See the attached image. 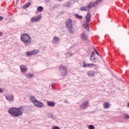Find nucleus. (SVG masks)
Instances as JSON below:
<instances>
[{
    "mask_svg": "<svg viewBox=\"0 0 129 129\" xmlns=\"http://www.w3.org/2000/svg\"><path fill=\"white\" fill-rule=\"evenodd\" d=\"M24 111V106H21L19 107H11L8 110V113L14 117H20L23 115Z\"/></svg>",
    "mask_w": 129,
    "mask_h": 129,
    "instance_id": "obj_1",
    "label": "nucleus"
},
{
    "mask_svg": "<svg viewBox=\"0 0 129 129\" xmlns=\"http://www.w3.org/2000/svg\"><path fill=\"white\" fill-rule=\"evenodd\" d=\"M20 39L26 47L30 46L32 43V38H31L30 35H28V34L25 33L22 34L21 35Z\"/></svg>",
    "mask_w": 129,
    "mask_h": 129,
    "instance_id": "obj_2",
    "label": "nucleus"
},
{
    "mask_svg": "<svg viewBox=\"0 0 129 129\" xmlns=\"http://www.w3.org/2000/svg\"><path fill=\"white\" fill-rule=\"evenodd\" d=\"M102 2V0H97L95 1L94 3H92L90 2L87 6H83L80 8V11L81 12H83L84 11L85 12H89L90 11V9L92 8V7H95L96 6H97L98 4L101 3Z\"/></svg>",
    "mask_w": 129,
    "mask_h": 129,
    "instance_id": "obj_3",
    "label": "nucleus"
},
{
    "mask_svg": "<svg viewBox=\"0 0 129 129\" xmlns=\"http://www.w3.org/2000/svg\"><path fill=\"white\" fill-rule=\"evenodd\" d=\"M66 25L69 33L73 34L75 32V29L73 27V24L72 23V20L71 19L67 20Z\"/></svg>",
    "mask_w": 129,
    "mask_h": 129,
    "instance_id": "obj_4",
    "label": "nucleus"
},
{
    "mask_svg": "<svg viewBox=\"0 0 129 129\" xmlns=\"http://www.w3.org/2000/svg\"><path fill=\"white\" fill-rule=\"evenodd\" d=\"M86 21L84 23V28H85L86 31H89V23L91 21V14L88 13L86 16Z\"/></svg>",
    "mask_w": 129,
    "mask_h": 129,
    "instance_id": "obj_5",
    "label": "nucleus"
},
{
    "mask_svg": "<svg viewBox=\"0 0 129 129\" xmlns=\"http://www.w3.org/2000/svg\"><path fill=\"white\" fill-rule=\"evenodd\" d=\"M58 71L61 76H66V75H67V73H68L67 67L65 65H61L58 68Z\"/></svg>",
    "mask_w": 129,
    "mask_h": 129,
    "instance_id": "obj_6",
    "label": "nucleus"
},
{
    "mask_svg": "<svg viewBox=\"0 0 129 129\" xmlns=\"http://www.w3.org/2000/svg\"><path fill=\"white\" fill-rule=\"evenodd\" d=\"M89 105V101H85L82 102L80 106V109L82 110L83 109H86L88 106Z\"/></svg>",
    "mask_w": 129,
    "mask_h": 129,
    "instance_id": "obj_7",
    "label": "nucleus"
},
{
    "mask_svg": "<svg viewBox=\"0 0 129 129\" xmlns=\"http://www.w3.org/2000/svg\"><path fill=\"white\" fill-rule=\"evenodd\" d=\"M33 104L35 106H36V107H38L39 108H42L43 105V103L39 101L38 100L35 101Z\"/></svg>",
    "mask_w": 129,
    "mask_h": 129,
    "instance_id": "obj_8",
    "label": "nucleus"
},
{
    "mask_svg": "<svg viewBox=\"0 0 129 129\" xmlns=\"http://www.w3.org/2000/svg\"><path fill=\"white\" fill-rule=\"evenodd\" d=\"M42 19V16L41 15H38V16H36L35 17H32L31 19V22H39L40 20Z\"/></svg>",
    "mask_w": 129,
    "mask_h": 129,
    "instance_id": "obj_9",
    "label": "nucleus"
},
{
    "mask_svg": "<svg viewBox=\"0 0 129 129\" xmlns=\"http://www.w3.org/2000/svg\"><path fill=\"white\" fill-rule=\"evenodd\" d=\"M6 98L8 101H10V102H12L14 101V97L13 94H11L10 96L9 95V96H6Z\"/></svg>",
    "mask_w": 129,
    "mask_h": 129,
    "instance_id": "obj_10",
    "label": "nucleus"
},
{
    "mask_svg": "<svg viewBox=\"0 0 129 129\" xmlns=\"http://www.w3.org/2000/svg\"><path fill=\"white\" fill-rule=\"evenodd\" d=\"M20 69L21 72H26L27 70H28V69L27 68V67L26 66V65H24V64L20 65Z\"/></svg>",
    "mask_w": 129,
    "mask_h": 129,
    "instance_id": "obj_11",
    "label": "nucleus"
},
{
    "mask_svg": "<svg viewBox=\"0 0 129 129\" xmlns=\"http://www.w3.org/2000/svg\"><path fill=\"white\" fill-rule=\"evenodd\" d=\"M87 75H88V76H89L90 77H94V75H95L94 71H93L92 70L89 71L87 72Z\"/></svg>",
    "mask_w": 129,
    "mask_h": 129,
    "instance_id": "obj_12",
    "label": "nucleus"
},
{
    "mask_svg": "<svg viewBox=\"0 0 129 129\" xmlns=\"http://www.w3.org/2000/svg\"><path fill=\"white\" fill-rule=\"evenodd\" d=\"M110 104L107 102H105L103 103V107L105 109H108V108H109V107H110Z\"/></svg>",
    "mask_w": 129,
    "mask_h": 129,
    "instance_id": "obj_13",
    "label": "nucleus"
},
{
    "mask_svg": "<svg viewBox=\"0 0 129 129\" xmlns=\"http://www.w3.org/2000/svg\"><path fill=\"white\" fill-rule=\"evenodd\" d=\"M87 35L85 34V33H83L81 35V39H82L83 40H84L85 41H87Z\"/></svg>",
    "mask_w": 129,
    "mask_h": 129,
    "instance_id": "obj_14",
    "label": "nucleus"
},
{
    "mask_svg": "<svg viewBox=\"0 0 129 129\" xmlns=\"http://www.w3.org/2000/svg\"><path fill=\"white\" fill-rule=\"evenodd\" d=\"M55 102L53 101H48L47 102V105H48V106L53 107L55 106Z\"/></svg>",
    "mask_w": 129,
    "mask_h": 129,
    "instance_id": "obj_15",
    "label": "nucleus"
},
{
    "mask_svg": "<svg viewBox=\"0 0 129 129\" xmlns=\"http://www.w3.org/2000/svg\"><path fill=\"white\" fill-rule=\"evenodd\" d=\"M53 43H59L60 42V39L57 36H54L52 39Z\"/></svg>",
    "mask_w": 129,
    "mask_h": 129,
    "instance_id": "obj_16",
    "label": "nucleus"
},
{
    "mask_svg": "<svg viewBox=\"0 0 129 129\" xmlns=\"http://www.w3.org/2000/svg\"><path fill=\"white\" fill-rule=\"evenodd\" d=\"M30 101L33 102V104L35 103L36 101H37V99H36V98L34 96H32L30 98Z\"/></svg>",
    "mask_w": 129,
    "mask_h": 129,
    "instance_id": "obj_17",
    "label": "nucleus"
},
{
    "mask_svg": "<svg viewBox=\"0 0 129 129\" xmlns=\"http://www.w3.org/2000/svg\"><path fill=\"white\" fill-rule=\"evenodd\" d=\"M35 75H34V74H30L28 73V75H26L27 78H33Z\"/></svg>",
    "mask_w": 129,
    "mask_h": 129,
    "instance_id": "obj_18",
    "label": "nucleus"
},
{
    "mask_svg": "<svg viewBox=\"0 0 129 129\" xmlns=\"http://www.w3.org/2000/svg\"><path fill=\"white\" fill-rule=\"evenodd\" d=\"M75 18H76L77 19H79V20H81L83 19V17H82V16H80L78 14H76L75 15Z\"/></svg>",
    "mask_w": 129,
    "mask_h": 129,
    "instance_id": "obj_19",
    "label": "nucleus"
},
{
    "mask_svg": "<svg viewBox=\"0 0 129 129\" xmlns=\"http://www.w3.org/2000/svg\"><path fill=\"white\" fill-rule=\"evenodd\" d=\"M32 53V55H35V54H38L39 53V50L37 49H34L33 50H31Z\"/></svg>",
    "mask_w": 129,
    "mask_h": 129,
    "instance_id": "obj_20",
    "label": "nucleus"
},
{
    "mask_svg": "<svg viewBox=\"0 0 129 129\" xmlns=\"http://www.w3.org/2000/svg\"><path fill=\"white\" fill-rule=\"evenodd\" d=\"M43 10H44V8H43V7L39 6L37 8V12H42V11H43Z\"/></svg>",
    "mask_w": 129,
    "mask_h": 129,
    "instance_id": "obj_21",
    "label": "nucleus"
},
{
    "mask_svg": "<svg viewBox=\"0 0 129 129\" xmlns=\"http://www.w3.org/2000/svg\"><path fill=\"white\" fill-rule=\"evenodd\" d=\"M66 56L68 58H69V57H71L72 56V53H71V52H68L66 53Z\"/></svg>",
    "mask_w": 129,
    "mask_h": 129,
    "instance_id": "obj_22",
    "label": "nucleus"
},
{
    "mask_svg": "<svg viewBox=\"0 0 129 129\" xmlns=\"http://www.w3.org/2000/svg\"><path fill=\"white\" fill-rule=\"evenodd\" d=\"M94 55H95L94 52H91V56L90 57V61H92V58H94Z\"/></svg>",
    "mask_w": 129,
    "mask_h": 129,
    "instance_id": "obj_23",
    "label": "nucleus"
},
{
    "mask_svg": "<svg viewBox=\"0 0 129 129\" xmlns=\"http://www.w3.org/2000/svg\"><path fill=\"white\" fill-rule=\"evenodd\" d=\"M98 59V58H97V57H93L92 61L93 62V63H96V62H97Z\"/></svg>",
    "mask_w": 129,
    "mask_h": 129,
    "instance_id": "obj_24",
    "label": "nucleus"
},
{
    "mask_svg": "<svg viewBox=\"0 0 129 129\" xmlns=\"http://www.w3.org/2000/svg\"><path fill=\"white\" fill-rule=\"evenodd\" d=\"M27 56H31V55H33V53L32 52V51H28L26 52Z\"/></svg>",
    "mask_w": 129,
    "mask_h": 129,
    "instance_id": "obj_25",
    "label": "nucleus"
},
{
    "mask_svg": "<svg viewBox=\"0 0 129 129\" xmlns=\"http://www.w3.org/2000/svg\"><path fill=\"white\" fill-rule=\"evenodd\" d=\"M70 6H71V3L68 2L67 4H66V7L67 8H70Z\"/></svg>",
    "mask_w": 129,
    "mask_h": 129,
    "instance_id": "obj_26",
    "label": "nucleus"
},
{
    "mask_svg": "<svg viewBox=\"0 0 129 129\" xmlns=\"http://www.w3.org/2000/svg\"><path fill=\"white\" fill-rule=\"evenodd\" d=\"M96 66V65L94 63H88V67L91 68V67H93V66Z\"/></svg>",
    "mask_w": 129,
    "mask_h": 129,
    "instance_id": "obj_27",
    "label": "nucleus"
},
{
    "mask_svg": "<svg viewBox=\"0 0 129 129\" xmlns=\"http://www.w3.org/2000/svg\"><path fill=\"white\" fill-rule=\"evenodd\" d=\"M88 128H89V129H95V127H94V126H93V125H89V126H88Z\"/></svg>",
    "mask_w": 129,
    "mask_h": 129,
    "instance_id": "obj_28",
    "label": "nucleus"
},
{
    "mask_svg": "<svg viewBox=\"0 0 129 129\" xmlns=\"http://www.w3.org/2000/svg\"><path fill=\"white\" fill-rule=\"evenodd\" d=\"M30 6L31 4L30 3H28L24 7H25V8H29V7Z\"/></svg>",
    "mask_w": 129,
    "mask_h": 129,
    "instance_id": "obj_29",
    "label": "nucleus"
},
{
    "mask_svg": "<svg viewBox=\"0 0 129 129\" xmlns=\"http://www.w3.org/2000/svg\"><path fill=\"white\" fill-rule=\"evenodd\" d=\"M83 67H88V63H86L85 62H84Z\"/></svg>",
    "mask_w": 129,
    "mask_h": 129,
    "instance_id": "obj_30",
    "label": "nucleus"
},
{
    "mask_svg": "<svg viewBox=\"0 0 129 129\" xmlns=\"http://www.w3.org/2000/svg\"><path fill=\"white\" fill-rule=\"evenodd\" d=\"M124 118H125V119H129V115L125 114L124 115Z\"/></svg>",
    "mask_w": 129,
    "mask_h": 129,
    "instance_id": "obj_31",
    "label": "nucleus"
},
{
    "mask_svg": "<svg viewBox=\"0 0 129 129\" xmlns=\"http://www.w3.org/2000/svg\"><path fill=\"white\" fill-rule=\"evenodd\" d=\"M51 87L52 89H55V84L54 83L51 84Z\"/></svg>",
    "mask_w": 129,
    "mask_h": 129,
    "instance_id": "obj_32",
    "label": "nucleus"
},
{
    "mask_svg": "<svg viewBox=\"0 0 129 129\" xmlns=\"http://www.w3.org/2000/svg\"><path fill=\"white\" fill-rule=\"evenodd\" d=\"M94 51H95L96 54H97V55H98V56H100L99 53H98L95 49H94Z\"/></svg>",
    "mask_w": 129,
    "mask_h": 129,
    "instance_id": "obj_33",
    "label": "nucleus"
},
{
    "mask_svg": "<svg viewBox=\"0 0 129 129\" xmlns=\"http://www.w3.org/2000/svg\"><path fill=\"white\" fill-rule=\"evenodd\" d=\"M52 129H60V127H59L58 126H55L53 127Z\"/></svg>",
    "mask_w": 129,
    "mask_h": 129,
    "instance_id": "obj_34",
    "label": "nucleus"
},
{
    "mask_svg": "<svg viewBox=\"0 0 129 129\" xmlns=\"http://www.w3.org/2000/svg\"><path fill=\"white\" fill-rule=\"evenodd\" d=\"M4 35V33L0 31V37H2Z\"/></svg>",
    "mask_w": 129,
    "mask_h": 129,
    "instance_id": "obj_35",
    "label": "nucleus"
},
{
    "mask_svg": "<svg viewBox=\"0 0 129 129\" xmlns=\"http://www.w3.org/2000/svg\"><path fill=\"white\" fill-rule=\"evenodd\" d=\"M3 19H4V17H3V16H0V21H3Z\"/></svg>",
    "mask_w": 129,
    "mask_h": 129,
    "instance_id": "obj_36",
    "label": "nucleus"
},
{
    "mask_svg": "<svg viewBox=\"0 0 129 129\" xmlns=\"http://www.w3.org/2000/svg\"><path fill=\"white\" fill-rule=\"evenodd\" d=\"M0 93H3V89L0 88Z\"/></svg>",
    "mask_w": 129,
    "mask_h": 129,
    "instance_id": "obj_37",
    "label": "nucleus"
},
{
    "mask_svg": "<svg viewBox=\"0 0 129 129\" xmlns=\"http://www.w3.org/2000/svg\"><path fill=\"white\" fill-rule=\"evenodd\" d=\"M127 106H128V107H129V102L127 104Z\"/></svg>",
    "mask_w": 129,
    "mask_h": 129,
    "instance_id": "obj_38",
    "label": "nucleus"
},
{
    "mask_svg": "<svg viewBox=\"0 0 129 129\" xmlns=\"http://www.w3.org/2000/svg\"><path fill=\"white\" fill-rule=\"evenodd\" d=\"M58 2H61L62 0H57Z\"/></svg>",
    "mask_w": 129,
    "mask_h": 129,
    "instance_id": "obj_39",
    "label": "nucleus"
},
{
    "mask_svg": "<svg viewBox=\"0 0 129 129\" xmlns=\"http://www.w3.org/2000/svg\"><path fill=\"white\" fill-rule=\"evenodd\" d=\"M65 102H66V103H67L68 101H65Z\"/></svg>",
    "mask_w": 129,
    "mask_h": 129,
    "instance_id": "obj_40",
    "label": "nucleus"
},
{
    "mask_svg": "<svg viewBox=\"0 0 129 129\" xmlns=\"http://www.w3.org/2000/svg\"><path fill=\"white\" fill-rule=\"evenodd\" d=\"M47 1V2H49L50 0H46Z\"/></svg>",
    "mask_w": 129,
    "mask_h": 129,
    "instance_id": "obj_41",
    "label": "nucleus"
},
{
    "mask_svg": "<svg viewBox=\"0 0 129 129\" xmlns=\"http://www.w3.org/2000/svg\"><path fill=\"white\" fill-rule=\"evenodd\" d=\"M128 14H129V9L128 10Z\"/></svg>",
    "mask_w": 129,
    "mask_h": 129,
    "instance_id": "obj_42",
    "label": "nucleus"
}]
</instances>
